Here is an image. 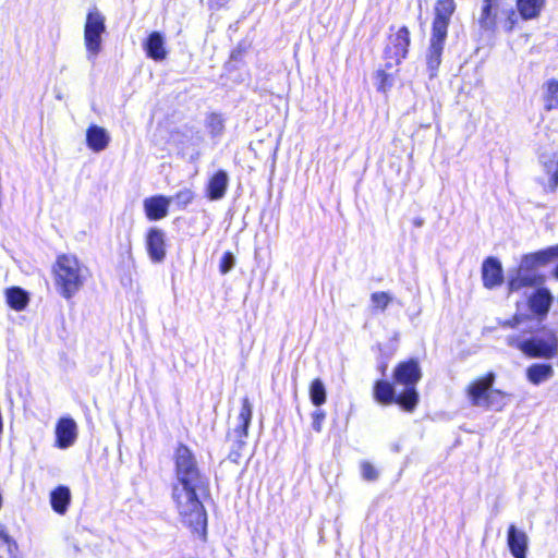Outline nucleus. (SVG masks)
I'll list each match as a JSON object with an SVG mask.
<instances>
[{
	"mask_svg": "<svg viewBox=\"0 0 558 558\" xmlns=\"http://www.w3.org/2000/svg\"><path fill=\"white\" fill-rule=\"evenodd\" d=\"M209 493V480L198 466L191 449L179 445L174 452V481L171 497L181 522L193 533L204 535L207 513L201 500Z\"/></svg>",
	"mask_w": 558,
	"mask_h": 558,
	"instance_id": "f257e3e1",
	"label": "nucleus"
},
{
	"mask_svg": "<svg viewBox=\"0 0 558 558\" xmlns=\"http://www.w3.org/2000/svg\"><path fill=\"white\" fill-rule=\"evenodd\" d=\"M509 347L520 350L523 354L533 359H554L558 354V337L549 330L543 335H533L530 338L510 335L506 338Z\"/></svg>",
	"mask_w": 558,
	"mask_h": 558,
	"instance_id": "f03ea898",
	"label": "nucleus"
},
{
	"mask_svg": "<svg viewBox=\"0 0 558 558\" xmlns=\"http://www.w3.org/2000/svg\"><path fill=\"white\" fill-rule=\"evenodd\" d=\"M54 274L57 288L65 299H71L83 287L85 269L73 255L59 256L54 266Z\"/></svg>",
	"mask_w": 558,
	"mask_h": 558,
	"instance_id": "7ed1b4c3",
	"label": "nucleus"
},
{
	"mask_svg": "<svg viewBox=\"0 0 558 558\" xmlns=\"http://www.w3.org/2000/svg\"><path fill=\"white\" fill-rule=\"evenodd\" d=\"M421 376V368L415 360L401 362L395 369V381L405 387L403 392L398 396L397 403L405 411H413L418 402L415 385Z\"/></svg>",
	"mask_w": 558,
	"mask_h": 558,
	"instance_id": "20e7f679",
	"label": "nucleus"
},
{
	"mask_svg": "<svg viewBox=\"0 0 558 558\" xmlns=\"http://www.w3.org/2000/svg\"><path fill=\"white\" fill-rule=\"evenodd\" d=\"M495 374L489 372L486 376L471 383L468 387V396L472 405L490 408L500 403L505 397L500 390H493Z\"/></svg>",
	"mask_w": 558,
	"mask_h": 558,
	"instance_id": "39448f33",
	"label": "nucleus"
},
{
	"mask_svg": "<svg viewBox=\"0 0 558 558\" xmlns=\"http://www.w3.org/2000/svg\"><path fill=\"white\" fill-rule=\"evenodd\" d=\"M106 19L96 8L89 10L84 25V44L87 58L94 61L101 50V36L106 32Z\"/></svg>",
	"mask_w": 558,
	"mask_h": 558,
	"instance_id": "423d86ee",
	"label": "nucleus"
},
{
	"mask_svg": "<svg viewBox=\"0 0 558 558\" xmlns=\"http://www.w3.org/2000/svg\"><path fill=\"white\" fill-rule=\"evenodd\" d=\"M393 29V26H391L384 50L386 68L388 69L399 65L407 58L411 44L410 31L407 26H401L395 32Z\"/></svg>",
	"mask_w": 558,
	"mask_h": 558,
	"instance_id": "0eeeda50",
	"label": "nucleus"
},
{
	"mask_svg": "<svg viewBox=\"0 0 558 558\" xmlns=\"http://www.w3.org/2000/svg\"><path fill=\"white\" fill-rule=\"evenodd\" d=\"M454 11V0H438L434 8L432 34L447 37L448 27Z\"/></svg>",
	"mask_w": 558,
	"mask_h": 558,
	"instance_id": "6e6552de",
	"label": "nucleus"
},
{
	"mask_svg": "<svg viewBox=\"0 0 558 558\" xmlns=\"http://www.w3.org/2000/svg\"><path fill=\"white\" fill-rule=\"evenodd\" d=\"M542 277L536 271H530L521 266L508 270V290L510 293L518 292L523 288H531L539 284Z\"/></svg>",
	"mask_w": 558,
	"mask_h": 558,
	"instance_id": "1a4fd4ad",
	"label": "nucleus"
},
{
	"mask_svg": "<svg viewBox=\"0 0 558 558\" xmlns=\"http://www.w3.org/2000/svg\"><path fill=\"white\" fill-rule=\"evenodd\" d=\"M501 0H483L475 23L481 32L493 33L497 25V15L500 12Z\"/></svg>",
	"mask_w": 558,
	"mask_h": 558,
	"instance_id": "9d476101",
	"label": "nucleus"
},
{
	"mask_svg": "<svg viewBox=\"0 0 558 558\" xmlns=\"http://www.w3.org/2000/svg\"><path fill=\"white\" fill-rule=\"evenodd\" d=\"M146 250L154 263H161L166 257V234L159 228H150L146 234Z\"/></svg>",
	"mask_w": 558,
	"mask_h": 558,
	"instance_id": "9b49d317",
	"label": "nucleus"
},
{
	"mask_svg": "<svg viewBox=\"0 0 558 558\" xmlns=\"http://www.w3.org/2000/svg\"><path fill=\"white\" fill-rule=\"evenodd\" d=\"M446 39V36L430 35L429 46L426 51V66L430 78L437 75L438 68L441 63V56Z\"/></svg>",
	"mask_w": 558,
	"mask_h": 558,
	"instance_id": "f8f14e48",
	"label": "nucleus"
},
{
	"mask_svg": "<svg viewBox=\"0 0 558 558\" xmlns=\"http://www.w3.org/2000/svg\"><path fill=\"white\" fill-rule=\"evenodd\" d=\"M507 545L513 558H526L529 549L527 534L510 524L507 531Z\"/></svg>",
	"mask_w": 558,
	"mask_h": 558,
	"instance_id": "ddd939ff",
	"label": "nucleus"
},
{
	"mask_svg": "<svg viewBox=\"0 0 558 558\" xmlns=\"http://www.w3.org/2000/svg\"><path fill=\"white\" fill-rule=\"evenodd\" d=\"M56 442L60 449L71 447L77 438V426L73 418L62 417L56 426Z\"/></svg>",
	"mask_w": 558,
	"mask_h": 558,
	"instance_id": "4468645a",
	"label": "nucleus"
},
{
	"mask_svg": "<svg viewBox=\"0 0 558 558\" xmlns=\"http://www.w3.org/2000/svg\"><path fill=\"white\" fill-rule=\"evenodd\" d=\"M483 284L487 289H494L504 281V271L500 262L495 257H488L482 266Z\"/></svg>",
	"mask_w": 558,
	"mask_h": 558,
	"instance_id": "2eb2a0df",
	"label": "nucleus"
},
{
	"mask_svg": "<svg viewBox=\"0 0 558 558\" xmlns=\"http://www.w3.org/2000/svg\"><path fill=\"white\" fill-rule=\"evenodd\" d=\"M553 294L547 288L536 289L529 298V307L533 314L543 319L549 312Z\"/></svg>",
	"mask_w": 558,
	"mask_h": 558,
	"instance_id": "dca6fc26",
	"label": "nucleus"
},
{
	"mask_svg": "<svg viewBox=\"0 0 558 558\" xmlns=\"http://www.w3.org/2000/svg\"><path fill=\"white\" fill-rule=\"evenodd\" d=\"M171 198L162 195L151 196L144 201V209L151 221L160 220L168 215Z\"/></svg>",
	"mask_w": 558,
	"mask_h": 558,
	"instance_id": "f3484780",
	"label": "nucleus"
},
{
	"mask_svg": "<svg viewBox=\"0 0 558 558\" xmlns=\"http://www.w3.org/2000/svg\"><path fill=\"white\" fill-rule=\"evenodd\" d=\"M110 143L108 131L99 125L92 124L86 130V144L95 153L105 150Z\"/></svg>",
	"mask_w": 558,
	"mask_h": 558,
	"instance_id": "a211bd4d",
	"label": "nucleus"
},
{
	"mask_svg": "<svg viewBox=\"0 0 558 558\" xmlns=\"http://www.w3.org/2000/svg\"><path fill=\"white\" fill-rule=\"evenodd\" d=\"M144 49L148 58L155 61H162L167 58L168 51L165 46V37L159 32H153L144 43Z\"/></svg>",
	"mask_w": 558,
	"mask_h": 558,
	"instance_id": "6ab92c4d",
	"label": "nucleus"
},
{
	"mask_svg": "<svg viewBox=\"0 0 558 558\" xmlns=\"http://www.w3.org/2000/svg\"><path fill=\"white\" fill-rule=\"evenodd\" d=\"M229 185V175L225 170H218L208 181L206 193L210 201L225 197Z\"/></svg>",
	"mask_w": 558,
	"mask_h": 558,
	"instance_id": "aec40b11",
	"label": "nucleus"
},
{
	"mask_svg": "<svg viewBox=\"0 0 558 558\" xmlns=\"http://www.w3.org/2000/svg\"><path fill=\"white\" fill-rule=\"evenodd\" d=\"M541 162L548 175L547 187L554 192L558 186V149L551 153H543Z\"/></svg>",
	"mask_w": 558,
	"mask_h": 558,
	"instance_id": "412c9836",
	"label": "nucleus"
},
{
	"mask_svg": "<svg viewBox=\"0 0 558 558\" xmlns=\"http://www.w3.org/2000/svg\"><path fill=\"white\" fill-rule=\"evenodd\" d=\"M252 404L247 398H244L238 416L239 425L233 429V433L241 444H244L243 439L247 437L248 427L252 421Z\"/></svg>",
	"mask_w": 558,
	"mask_h": 558,
	"instance_id": "4be33fe9",
	"label": "nucleus"
},
{
	"mask_svg": "<svg viewBox=\"0 0 558 558\" xmlns=\"http://www.w3.org/2000/svg\"><path fill=\"white\" fill-rule=\"evenodd\" d=\"M374 399L383 405H388L397 403L398 396L389 381L377 380L374 385Z\"/></svg>",
	"mask_w": 558,
	"mask_h": 558,
	"instance_id": "5701e85b",
	"label": "nucleus"
},
{
	"mask_svg": "<svg viewBox=\"0 0 558 558\" xmlns=\"http://www.w3.org/2000/svg\"><path fill=\"white\" fill-rule=\"evenodd\" d=\"M545 0H517V9L522 20L529 21L539 16Z\"/></svg>",
	"mask_w": 558,
	"mask_h": 558,
	"instance_id": "b1692460",
	"label": "nucleus"
},
{
	"mask_svg": "<svg viewBox=\"0 0 558 558\" xmlns=\"http://www.w3.org/2000/svg\"><path fill=\"white\" fill-rule=\"evenodd\" d=\"M554 376V368L550 364H532L526 369V377L533 385H539Z\"/></svg>",
	"mask_w": 558,
	"mask_h": 558,
	"instance_id": "393cba45",
	"label": "nucleus"
},
{
	"mask_svg": "<svg viewBox=\"0 0 558 558\" xmlns=\"http://www.w3.org/2000/svg\"><path fill=\"white\" fill-rule=\"evenodd\" d=\"M8 305L15 311H23L28 302V293L20 287H12L5 290Z\"/></svg>",
	"mask_w": 558,
	"mask_h": 558,
	"instance_id": "a878e982",
	"label": "nucleus"
},
{
	"mask_svg": "<svg viewBox=\"0 0 558 558\" xmlns=\"http://www.w3.org/2000/svg\"><path fill=\"white\" fill-rule=\"evenodd\" d=\"M71 500L70 489L65 486H59L50 494V504L52 509L60 514H63Z\"/></svg>",
	"mask_w": 558,
	"mask_h": 558,
	"instance_id": "bb28decb",
	"label": "nucleus"
},
{
	"mask_svg": "<svg viewBox=\"0 0 558 558\" xmlns=\"http://www.w3.org/2000/svg\"><path fill=\"white\" fill-rule=\"evenodd\" d=\"M544 107L547 111L558 108V81L549 80L544 84Z\"/></svg>",
	"mask_w": 558,
	"mask_h": 558,
	"instance_id": "cd10ccee",
	"label": "nucleus"
},
{
	"mask_svg": "<svg viewBox=\"0 0 558 558\" xmlns=\"http://www.w3.org/2000/svg\"><path fill=\"white\" fill-rule=\"evenodd\" d=\"M15 541L3 530H0V558H19Z\"/></svg>",
	"mask_w": 558,
	"mask_h": 558,
	"instance_id": "c85d7f7f",
	"label": "nucleus"
},
{
	"mask_svg": "<svg viewBox=\"0 0 558 558\" xmlns=\"http://www.w3.org/2000/svg\"><path fill=\"white\" fill-rule=\"evenodd\" d=\"M310 399L315 407H320L326 402L327 392L322 379L316 378L311 383Z\"/></svg>",
	"mask_w": 558,
	"mask_h": 558,
	"instance_id": "c756f323",
	"label": "nucleus"
},
{
	"mask_svg": "<svg viewBox=\"0 0 558 558\" xmlns=\"http://www.w3.org/2000/svg\"><path fill=\"white\" fill-rule=\"evenodd\" d=\"M538 267L545 266L558 257V245L532 253Z\"/></svg>",
	"mask_w": 558,
	"mask_h": 558,
	"instance_id": "7c9ffc66",
	"label": "nucleus"
},
{
	"mask_svg": "<svg viewBox=\"0 0 558 558\" xmlns=\"http://www.w3.org/2000/svg\"><path fill=\"white\" fill-rule=\"evenodd\" d=\"M391 296L387 292H374L371 295L372 304L381 311L386 310L391 302Z\"/></svg>",
	"mask_w": 558,
	"mask_h": 558,
	"instance_id": "2f4dec72",
	"label": "nucleus"
},
{
	"mask_svg": "<svg viewBox=\"0 0 558 558\" xmlns=\"http://www.w3.org/2000/svg\"><path fill=\"white\" fill-rule=\"evenodd\" d=\"M500 12L506 15V19L501 22L502 27L505 28V31L511 32L515 24L518 23V14L513 9L501 10Z\"/></svg>",
	"mask_w": 558,
	"mask_h": 558,
	"instance_id": "473e14b6",
	"label": "nucleus"
},
{
	"mask_svg": "<svg viewBox=\"0 0 558 558\" xmlns=\"http://www.w3.org/2000/svg\"><path fill=\"white\" fill-rule=\"evenodd\" d=\"M193 198H194V193L190 189H184V190L179 191L173 197V199L180 207L187 206L193 201Z\"/></svg>",
	"mask_w": 558,
	"mask_h": 558,
	"instance_id": "72a5a7b5",
	"label": "nucleus"
},
{
	"mask_svg": "<svg viewBox=\"0 0 558 558\" xmlns=\"http://www.w3.org/2000/svg\"><path fill=\"white\" fill-rule=\"evenodd\" d=\"M235 265V257L231 252H226L220 260L219 270L222 275L228 274Z\"/></svg>",
	"mask_w": 558,
	"mask_h": 558,
	"instance_id": "f704fd0d",
	"label": "nucleus"
},
{
	"mask_svg": "<svg viewBox=\"0 0 558 558\" xmlns=\"http://www.w3.org/2000/svg\"><path fill=\"white\" fill-rule=\"evenodd\" d=\"M326 418V413L325 411L320 410V409H317L315 410L313 413H312V428L317 432V433H320L322 432V428H323V423Z\"/></svg>",
	"mask_w": 558,
	"mask_h": 558,
	"instance_id": "c9c22d12",
	"label": "nucleus"
},
{
	"mask_svg": "<svg viewBox=\"0 0 558 558\" xmlns=\"http://www.w3.org/2000/svg\"><path fill=\"white\" fill-rule=\"evenodd\" d=\"M361 471L363 478L366 481H375L378 477L377 470L369 462H363Z\"/></svg>",
	"mask_w": 558,
	"mask_h": 558,
	"instance_id": "e433bc0d",
	"label": "nucleus"
},
{
	"mask_svg": "<svg viewBox=\"0 0 558 558\" xmlns=\"http://www.w3.org/2000/svg\"><path fill=\"white\" fill-rule=\"evenodd\" d=\"M527 322H531L529 317L523 315H514L511 319L505 320L500 325L502 327L519 328L521 325Z\"/></svg>",
	"mask_w": 558,
	"mask_h": 558,
	"instance_id": "4c0bfd02",
	"label": "nucleus"
},
{
	"mask_svg": "<svg viewBox=\"0 0 558 558\" xmlns=\"http://www.w3.org/2000/svg\"><path fill=\"white\" fill-rule=\"evenodd\" d=\"M519 266L530 271H536V269L538 268L535 259L533 258L532 253L523 255L521 257Z\"/></svg>",
	"mask_w": 558,
	"mask_h": 558,
	"instance_id": "58836bf2",
	"label": "nucleus"
},
{
	"mask_svg": "<svg viewBox=\"0 0 558 558\" xmlns=\"http://www.w3.org/2000/svg\"><path fill=\"white\" fill-rule=\"evenodd\" d=\"M209 126L214 134H219L223 128L220 117L217 114H211L209 117Z\"/></svg>",
	"mask_w": 558,
	"mask_h": 558,
	"instance_id": "ea45409f",
	"label": "nucleus"
},
{
	"mask_svg": "<svg viewBox=\"0 0 558 558\" xmlns=\"http://www.w3.org/2000/svg\"><path fill=\"white\" fill-rule=\"evenodd\" d=\"M377 75L380 77V85H379L378 89L385 90L390 75L387 74L384 70H379L377 72Z\"/></svg>",
	"mask_w": 558,
	"mask_h": 558,
	"instance_id": "a19ab883",
	"label": "nucleus"
},
{
	"mask_svg": "<svg viewBox=\"0 0 558 558\" xmlns=\"http://www.w3.org/2000/svg\"><path fill=\"white\" fill-rule=\"evenodd\" d=\"M230 0H208L209 7L214 9H219L228 3Z\"/></svg>",
	"mask_w": 558,
	"mask_h": 558,
	"instance_id": "79ce46f5",
	"label": "nucleus"
},
{
	"mask_svg": "<svg viewBox=\"0 0 558 558\" xmlns=\"http://www.w3.org/2000/svg\"><path fill=\"white\" fill-rule=\"evenodd\" d=\"M413 223H414V226H415V227H418V228H420V227H422V226H423L424 221H423V219H422V218H415V219H414V221H413Z\"/></svg>",
	"mask_w": 558,
	"mask_h": 558,
	"instance_id": "37998d69",
	"label": "nucleus"
},
{
	"mask_svg": "<svg viewBox=\"0 0 558 558\" xmlns=\"http://www.w3.org/2000/svg\"><path fill=\"white\" fill-rule=\"evenodd\" d=\"M193 138H195V143L194 144L197 145L198 142L201 141V136H199L198 132L195 133V136Z\"/></svg>",
	"mask_w": 558,
	"mask_h": 558,
	"instance_id": "c03bdc74",
	"label": "nucleus"
},
{
	"mask_svg": "<svg viewBox=\"0 0 558 558\" xmlns=\"http://www.w3.org/2000/svg\"><path fill=\"white\" fill-rule=\"evenodd\" d=\"M555 277L558 279V266L555 268V272H554Z\"/></svg>",
	"mask_w": 558,
	"mask_h": 558,
	"instance_id": "a18cd8bd",
	"label": "nucleus"
}]
</instances>
